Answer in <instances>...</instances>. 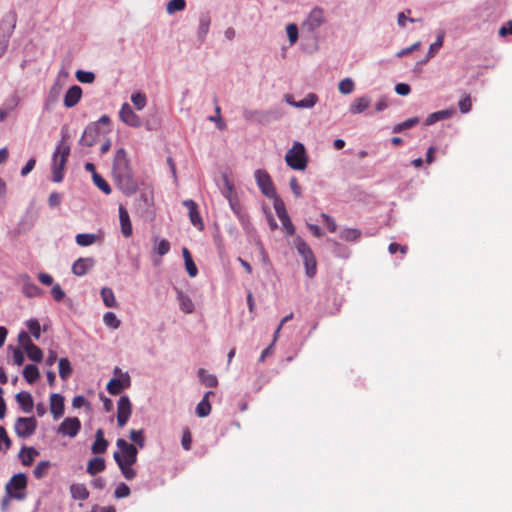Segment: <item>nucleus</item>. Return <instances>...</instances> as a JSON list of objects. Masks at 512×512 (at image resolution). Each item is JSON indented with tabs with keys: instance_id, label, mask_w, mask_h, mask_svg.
<instances>
[{
	"instance_id": "56",
	"label": "nucleus",
	"mask_w": 512,
	"mask_h": 512,
	"mask_svg": "<svg viewBox=\"0 0 512 512\" xmlns=\"http://www.w3.org/2000/svg\"><path fill=\"white\" fill-rule=\"evenodd\" d=\"M51 295L55 301L60 302L64 299L65 292L63 291L59 284H55L51 289Z\"/></svg>"
},
{
	"instance_id": "12",
	"label": "nucleus",
	"mask_w": 512,
	"mask_h": 512,
	"mask_svg": "<svg viewBox=\"0 0 512 512\" xmlns=\"http://www.w3.org/2000/svg\"><path fill=\"white\" fill-rule=\"evenodd\" d=\"M324 23V11L320 7L311 10L306 20L303 22V28L308 31H314Z\"/></svg>"
},
{
	"instance_id": "44",
	"label": "nucleus",
	"mask_w": 512,
	"mask_h": 512,
	"mask_svg": "<svg viewBox=\"0 0 512 512\" xmlns=\"http://www.w3.org/2000/svg\"><path fill=\"white\" fill-rule=\"evenodd\" d=\"M131 101L137 110H142L146 106L147 98L144 93L137 92L132 94Z\"/></svg>"
},
{
	"instance_id": "7",
	"label": "nucleus",
	"mask_w": 512,
	"mask_h": 512,
	"mask_svg": "<svg viewBox=\"0 0 512 512\" xmlns=\"http://www.w3.org/2000/svg\"><path fill=\"white\" fill-rule=\"evenodd\" d=\"M256 183L261 192L268 198L276 197V189L267 171L258 169L254 173Z\"/></svg>"
},
{
	"instance_id": "36",
	"label": "nucleus",
	"mask_w": 512,
	"mask_h": 512,
	"mask_svg": "<svg viewBox=\"0 0 512 512\" xmlns=\"http://www.w3.org/2000/svg\"><path fill=\"white\" fill-rule=\"evenodd\" d=\"M153 250L160 256L166 255L170 250V243L166 239L159 240L158 237L154 239Z\"/></svg>"
},
{
	"instance_id": "62",
	"label": "nucleus",
	"mask_w": 512,
	"mask_h": 512,
	"mask_svg": "<svg viewBox=\"0 0 512 512\" xmlns=\"http://www.w3.org/2000/svg\"><path fill=\"white\" fill-rule=\"evenodd\" d=\"M420 45H421V43H420V42H416V43H414L413 45H411L410 47L403 48L402 50H400V51L396 54V56H397V57H399V58L404 57V56H406V55L410 54L411 52H413V51H415V50L419 49Z\"/></svg>"
},
{
	"instance_id": "55",
	"label": "nucleus",
	"mask_w": 512,
	"mask_h": 512,
	"mask_svg": "<svg viewBox=\"0 0 512 512\" xmlns=\"http://www.w3.org/2000/svg\"><path fill=\"white\" fill-rule=\"evenodd\" d=\"M444 34L441 33L437 36L436 41L429 47V56L432 57L443 45Z\"/></svg>"
},
{
	"instance_id": "1",
	"label": "nucleus",
	"mask_w": 512,
	"mask_h": 512,
	"mask_svg": "<svg viewBox=\"0 0 512 512\" xmlns=\"http://www.w3.org/2000/svg\"><path fill=\"white\" fill-rule=\"evenodd\" d=\"M112 173L118 187L125 194L130 195L137 191V182L134 179L130 160L124 148L118 149L115 153Z\"/></svg>"
},
{
	"instance_id": "48",
	"label": "nucleus",
	"mask_w": 512,
	"mask_h": 512,
	"mask_svg": "<svg viewBox=\"0 0 512 512\" xmlns=\"http://www.w3.org/2000/svg\"><path fill=\"white\" fill-rule=\"evenodd\" d=\"M77 80L81 83H92L95 80V75L89 71L78 70L75 74Z\"/></svg>"
},
{
	"instance_id": "61",
	"label": "nucleus",
	"mask_w": 512,
	"mask_h": 512,
	"mask_svg": "<svg viewBox=\"0 0 512 512\" xmlns=\"http://www.w3.org/2000/svg\"><path fill=\"white\" fill-rule=\"evenodd\" d=\"M290 188L295 195V197L301 196V186L298 182V179L296 177H292L289 182Z\"/></svg>"
},
{
	"instance_id": "47",
	"label": "nucleus",
	"mask_w": 512,
	"mask_h": 512,
	"mask_svg": "<svg viewBox=\"0 0 512 512\" xmlns=\"http://www.w3.org/2000/svg\"><path fill=\"white\" fill-rule=\"evenodd\" d=\"M214 102L216 104V107H215V116H210L209 117V120L212 121V122H215L218 129L220 130H224L226 128V124L223 122L222 118H221V108L220 106L217 104V99L215 98L214 99Z\"/></svg>"
},
{
	"instance_id": "31",
	"label": "nucleus",
	"mask_w": 512,
	"mask_h": 512,
	"mask_svg": "<svg viewBox=\"0 0 512 512\" xmlns=\"http://www.w3.org/2000/svg\"><path fill=\"white\" fill-rule=\"evenodd\" d=\"M198 376L202 384H204L206 387H216L218 385L217 377L213 374L207 373L205 369H199Z\"/></svg>"
},
{
	"instance_id": "2",
	"label": "nucleus",
	"mask_w": 512,
	"mask_h": 512,
	"mask_svg": "<svg viewBox=\"0 0 512 512\" xmlns=\"http://www.w3.org/2000/svg\"><path fill=\"white\" fill-rule=\"evenodd\" d=\"M116 444L120 451L114 452V460L117 463L124 478L127 480H132L137 476V472L133 468V465L137 461L138 450L136 446L128 443L122 438L118 439Z\"/></svg>"
},
{
	"instance_id": "4",
	"label": "nucleus",
	"mask_w": 512,
	"mask_h": 512,
	"mask_svg": "<svg viewBox=\"0 0 512 512\" xmlns=\"http://www.w3.org/2000/svg\"><path fill=\"white\" fill-rule=\"evenodd\" d=\"M293 244L303 258L307 277L314 278L317 273V261L312 249L300 236L294 238Z\"/></svg>"
},
{
	"instance_id": "35",
	"label": "nucleus",
	"mask_w": 512,
	"mask_h": 512,
	"mask_svg": "<svg viewBox=\"0 0 512 512\" xmlns=\"http://www.w3.org/2000/svg\"><path fill=\"white\" fill-rule=\"evenodd\" d=\"M25 351H26L27 356H28V358L30 360H32L34 362H41L42 361V359H43V352L34 343H32L28 347H26Z\"/></svg>"
},
{
	"instance_id": "9",
	"label": "nucleus",
	"mask_w": 512,
	"mask_h": 512,
	"mask_svg": "<svg viewBox=\"0 0 512 512\" xmlns=\"http://www.w3.org/2000/svg\"><path fill=\"white\" fill-rule=\"evenodd\" d=\"M132 413V404L128 396H121L117 403V424L124 427Z\"/></svg>"
},
{
	"instance_id": "52",
	"label": "nucleus",
	"mask_w": 512,
	"mask_h": 512,
	"mask_svg": "<svg viewBox=\"0 0 512 512\" xmlns=\"http://www.w3.org/2000/svg\"><path fill=\"white\" fill-rule=\"evenodd\" d=\"M287 36L289 39V42L291 44H294L298 39V28L296 24H288L286 27Z\"/></svg>"
},
{
	"instance_id": "26",
	"label": "nucleus",
	"mask_w": 512,
	"mask_h": 512,
	"mask_svg": "<svg viewBox=\"0 0 512 512\" xmlns=\"http://www.w3.org/2000/svg\"><path fill=\"white\" fill-rule=\"evenodd\" d=\"M210 395H214V393L212 391H208L205 396L203 397V399L198 403L197 407H196V414L199 416V417H206L210 414L211 412V404L208 400V397Z\"/></svg>"
},
{
	"instance_id": "25",
	"label": "nucleus",
	"mask_w": 512,
	"mask_h": 512,
	"mask_svg": "<svg viewBox=\"0 0 512 512\" xmlns=\"http://www.w3.org/2000/svg\"><path fill=\"white\" fill-rule=\"evenodd\" d=\"M178 301H179V306H180V309L186 313V314H191L194 312V303L193 301L191 300V298L184 294L182 291H178Z\"/></svg>"
},
{
	"instance_id": "45",
	"label": "nucleus",
	"mask_w": 512,
	"mask_h": 512,
	"mask_svg": "<svg viewBox=\"0 0 512 512\" xmlns=\"http://www.w3.org/2000/svg\"><path fill=\"white\" fill-rule=\"evenodd\" d=\"M130 439L132 442H134L137 446L140 448H143L145 445V437L143 430H134L132 429L130 431Z\"/></svg>"
},
{
	"instance_id": "38",
	"label": "nucleus",
	"mask_w": 512,
	"mask_h": 512,
	"mask_svg": "<svg viewBox=\"0 0 512 512\" xmlns=\"http://www.w3.org/2000/svg\"><path fill=\"white\" fill-rule=\"evenodd\" d=\"M419 123V118L418 117H412V118H409L399 124H396L392 131L394 133H400L404 130H407V129H410L412 127H414L415 125H417Z\"/></svg>"
},
{
	"instance_id": "17",
	"label": "nucleus",
	"mask_w": 512,
	"mask_h": 512,
	"mask_svg": "<svg viewBox=\"0 0 512 512\" xmlns=\"http://www.w3.org/2000/svg\"><path fill=\"white\" fill-rule=\"evenodd\" d=\"M82 97V89L78 85L71 86L64 96V106L67 108H72L78 104Z\"/></svg>"
},
{
	"instance_id": "13",
	"label": "nucleus",
	"mask_w": 512,
	"mask_h": 512,
	"mask_svg": "<svg viewBox=\"0 0 512 512\" xmlns=\"http://www.w3.org/2000/svg\"><path fill=\"white\" fill-rule=\"evenodd\" d=\"M119 117L128 126L138 128L142 125L141 118L132 110L128 103L122 105Z\"/></svg>"
},
{
	"instance_id": "22",
	"label": "nucleus",
	"mask_w": 512,
	"mask_h": 512,
	"mask_svg": "<svg viewBox=\"0 0 512 512\" xmlns=\"http://www.w3.org/2000/svg\"><path fill=\"white\" fill-rule=\"evenodd\" d=\"M16 401L25 413L33 409V398L29 392L21 391L16 395Z\"/></svg>"
},
{
	"instance_id": "14",
	"label": "nucleus",
	"mask_w": 512,
	"mask_h": 512,
	"mask_svg": "<svg viewBox=\"0 0 512 512\" xmlns=\"http://www.w3.org/2000/svg\"><path fill=\"white\" fill-rule=\"evenodd\" d=\"M95 265V260L92 257L78 258L72 265V272L76 276L85 275Z\"/></svg>"
},
{
	"instance_id": "28",
	"label": "nucleus",
	"mask_w": 512,
	"mask_h": 512,
	"mask_svg": "<svg viewBox=\"0 0 512 512\" xmlns=\"http://www.w3.org/2000/svg\"><path fill=\"white\" fill-rule=\"evenodd\" d=\"M70 493L73 499L86 500L89 497V491L81 483H74L70 486Z\"/></svg>"
},
{
	"instance_id": "63",
	"label": "nucleus",
	"mask_w": 512,
	"mask_h": 512,
	"mask_svg": "<svg viewBox=\"0 0 512 512\" xmlns=\"http://www.w3.org/2000/svg\"><path fill=\"white\" fill-rule=\"evenodd\" d=\"M388 250L391 254H395L396 252H401L402 254H406L408 248L407 246L400 245L398 243H391L388 247Z\"/></svg>"
},
{
	"instance_id": "16",
	"label": "nucleus",
	"mask_w": 512,
	"mask_h": 512,
	"mask_svg": "<svg viewBox=\"0 0 512 512\" xmlns=\"http://www.w3.org/2000/svg\"><path fill=\"white\" fill-rule=\"evenodd\" d=\"M183 205L189 211V218H190L191 223L195 227H198L199 229H202L203 228V221H202V218H201V216L199 214L197 203L194 200H192V199H188V200L183 201Z\"/></svg>"
},
{
	"instance_id": "33",
	"label": "nucleus",
	"mask_w": 512,
	"mask_h": 512,
	"mask_svg": "<svg viewBox=\"0 0 512 512\" xmlns=\"http://www.w3.org/2000/svg\"><path fill=\"white\" fill-rule=\"evenodd\" d=\"M211 19L208 14H202L199 18L198 37L203 40L209 32Z\"/></svg>"
},
{
	"instance_id": "15",
	"label": "nucleus",
	"mask_w": 512,
	"mask_h": 512,
	"mask_svg": "<svg viewBox=\"0 0 512 512\" xmlns=\"http://www.w3.org/2000/svg\"><path fill=\"white\" fill-rule=\"evenodd\" d=\"M65 410L64 397L61 394L53 393L50 396V412L55 420L63 416Z\"/></svg>"
},
{
	"instance_id": "40",
	"label": "nucleus",
	"mask_w": 512,
	"mask_h": 512,
	"mask_svg": "<svg viewBox=\"0 0 512 512\" xmlns=\"http://www.w3.org/2000/svg\"><path fill=\"white\" fill-rule=\"evenodd\" d=\"M355 83L351 78H344L338 84V90L344 95L351 94L354 91Z\"/></svg>"
},
{
	"instance_id": "54",
	"label": "nucleus",
	"mask_w": 512,
	"mask_h": 512,
	"mask_svg": "<svg viewBox=\"0 0 512 512\" xmlns=\"http://www.w3.org/2000/svg\"><path fill=\"white\" fill-rule=\"evenodd\" d=\"M95 128L88 127L85 129L83 136H82V143L86 146H92L93 145V134L95 133Z\"/></svg>"
},
{
	"instance_id": "11",
	"label": "nucleus",
	"mask_w": 512,
	"mask_h": 512,
	"mask_svg": "<svg viewBox=\"0 0 512 512\" xmlns=\"http://www.w3.org/2000/svg\"><path fill=\"white\" fill-rule=\"evenodd\" d=\"M131 380L128 373H122L120 377L112 378L108 382L106 388L111 395H118L124 389L130 387Z\"/></svg>"
},
{
	"instance_id": "49",
	"label": "nucleus",
	"mask_w": 512,
	"mask_h": 512,
	"mask_svg": "<svg viewBox=\"0 0 512 512\" xmlns=\"http://www.w3.org/2000/svg\"><path fill=\"white\" fill-rule=\"evenodd\" d=\"M278 218H279L280 222L282 223L284 229L286 230L287 234L293 235L295 233V228H294L293 223L290 220L288 213H285L284 215H280V217H278Z\"/></svg>"
},
{
	"instance_id": "32",
	"label": "nucleus",
	"mask_w": 512,
	"mask_h": 512,
	"mask_svg": "<svg viewBox=\"0 0 512 512\" xmlns=\"http://www.w3.org/2000/svg\"><path fill=\"white\" fill-rule=\"evenodd\" d=\"M101 298L103 300V303L106 307H117V301L114 296V292L109 287H103L101 289Z\"/></svg>"
},
{
	"instance_id": "43",
	"label": "nucleus",
	"mask_w": 512,
	"mask_h": 512,
	"mask_svg": "<svg viewBox=\"0 0 512 512\" xmlns=\"http://www.w3.org/2000/svg\"><path fill=\"white\" fill-rule=\"evenodd\" d=\"M103 322L106 326L113 329L119 328L121 322L113 312H106L103 316Z\"/></svg>"
},
{
	"instance_id": "18",
	"label": "nucleus",
	"mask_w": 512,
	"mask_h": 512,
	"mask_svg": "<svg viewBox=\"0 0 512 512\" xmlns=\"http://www.w3.org/2000/svg\"><path fill=\"white\" fill-rule=\"evenodd\" d=\"M285 100L288 104L296 108H312L318 101V97L314 93H309L300 101H294L291 95H286Z\"/></svg>"
},
{
	"instance_id": "30",
	"label": "nucleus",
	"mask_w": 512,
	"mask_h": 512,
	"mask_svg": "<svg viewBox=\"0 0 512 512\" xmlns=\"http://www.w3.org/2000/svg\"><path fill=\"white\" fill-rule=\"evenodd\" d=\"M22 291L28 298L40 297L43 295V290L30 281L24 283Z\"/></svg>"
},
{
	"instance_id": "46",
	"label": "nucleus",
	"mask_w": 512,
	"mask_h": 512,
	"mask_svg": "<svg viewBox=\"0 0 512 512\" xmlns=\"http://www.w3.org/2000/svg\"><path fill=\"white\" fill-rule=\"evenodd\" d=\"M186 7L185 0H171L168 2L166 10L169 14L175 13L177 11H182Z\"/></svg>"
},
{
	"instance_id": "60",
	"label": "nucleus",
	"mask_w": 512,
	"mask_h": 512,
	"mask_svg": "<svg viewBox=\"0 0 512 512\" xmlns=\"http://www.w3.org/2000/svg\"><path fill=\"white\" fill-rule=\"evenodd\" d=\"M274 209L278 217L287 213L284 202L277 196L274 198Z\"/></svg>"
},
{
	"instance_id": "57",
	"label": "nucleus",
	"mask_w": 512,
	"mask_h": 512,
	"mask_svg": "<svg viewBox=\"0 0 512 512\" xmlns=\"http://www.w3.org/2000/svg\"><path fill=\"white\" fill-rule=\"evenodd\" d=\"M321 218L330 232L334 233L337 230V225L330 215L322 213Z\"/></svg>"
},
{
	"instance_id": "20",
	"label": "nucleus",
	"mask_w": 512,
	"mask_h": 512,
	"mask_svg": "<svg viewBox=\"0 0 512 512\" xmlns=\"http://www.w3.org/2000/svg\"><path fill=\"white\" fill-rule=\"evenodd\" d=\"M119 220L123 236L130 237L132 235V224L128 211L122 205L119 207Z\"/></svg>"
},
{
	"instance_id": "5",
	"label": "nucleus",
	"mask_w": 512,
	"mask_h": 512,
	"mask_svg": "<svg viewBox=\"0 0 512 512\" xmlns=\"http://www.w3.org/2000/svg\"><path fill=\"white\" fill-rule=\"evenodd\" d=\"M287 165L294 170H304L308 164V156L304 145L294 142L285 155Z\"/></svg>"
},
{
	"instance_id": "8",
	"label": "nucleus",
	"mask_w": 512,
	"mask_h": 512,
	"mask_svg": "<svg viewBox=\"0 0 512 512\" xmlns=\"http://www.w3.org/2000/svg\"><path fill=\"white\" fill-rule=\"evenodd\" d=\"M37 421L34 417H19L15 422V433L20 438H27L35 433Z\"/></svg>"
},
{
	"instance_id": "34",
	"label": "nucleus",
	"mask_w": 512,
	"mask_h": 512,
	"mask_svg": "<svg viewBox=\"0 0 512 512\" xmlns=\"http://www.w3.org/2000/svg\"><path fill=\"white\" fill-rule=\"evenodd\" d=\"M58 368H59V376L62 380L68 379L71 376L72 371H73L68 358H60Z\"/></svg>"
},
{
	"instance_id": "39",
	"label": "nucleus",
	"mask_w": 512,
	"mask_h": 512,
	"mask_svg": "<svg viewBox=\"0 0 512 512\" xmlns=\"http://www.w3.org/2000/svg\"><path fill=\"white\" fill-rule=\"evenodd\" d=\"M93 182L94 184L106 195H109L112 192V189L110 185L107 183V181L98 173H94L93 175Z\"/></svg>"
},
{
	"instance_id": "21",
	"label": "nucleus",
	"mask_w": 512,
	"mask_h": 512,
	"mask_svg": "<svg viewBox=\"0 0 512 512\" xmlns=\"http://www.w3.org/2000/svg\"><path fill=\"white\" fill-rule=\"evenodd\" d=\"M370 102L371 100L368 96L357 97L351 103L349 111L352 114H360L369 107Z\"/></svg>"
},
{
	"instance_id": "27",
	"label": "nucleus",
	"mask_w": 512,
	"mask_h": 512,
	"mask_svg": "<svg viewBox=\"0 0 512 512\" xmlns=\"http://www.w3.org/2000/svg\"><path fill=\"white\" fill-rule=\"evenodd\" d=\"M105 467V460L102 457H94L88 462L87 473L93 476L102 472Z\"/></svg>"
},
{
	"instance_id": "6",
	"label": "nucleus",
	"mask_w": 512,
	"mask_h": 512,
	"mask_svg": "<svg viewBox=\"0 0 512 512\" xmlns=\"http://www.w3.org/2000/svg\"><path fill=\"white\" fill-rule=\"evenodd\" d=\"M70 154V147L61 141L53 154V181L61 182L63 171Z\"/></svg>"
},
{
	"instance_id": "42",
	"label": "nucleus",
	"mask_w": 512,
	"mask_h": 512,
	"mask_svg": "<svg viewBox=\"0 0 512 512\" xmlns=\"http://www.w3.org/2000/svg\"><path fill=\"white\" fill-rule=\"evenodd\" d=\"M50 467L49 461H40L33 470L34 477L37 479L43 478Z\"/></svg>"
},
{
	"instance_id": "64",
	"label": "nucleus",
	"mask_w": 512,
	"mask_h": 512,
	"mask_svg": "<svg viewBox=\"0 0 512 512\" xmlns=\"http://www.w3.org/2000/svg\"><path fill=\"white\" fill-rule=\"evenodd\" d=\"M395 91L399 95L406 96L410 93L411 88L406 83H399L395 86Z\"/></svg>"
},
{
	"instance_id": "50",
	"label": "nucleus",
	"mask_w": 512,
	"mask_h": 512,
	"mask_svg": "<svg viewBox=\"0 0 512 512\" xmlns=\"http://www.w3.org/2000/svg\"><path fill=\"white\" fill-rule=\"evenodd\" d=\"M27 328L29 329L30 333L33 335V337L35 339H39L40 338V324L38 322V320L36 319H30L28 322H27Z\"/></svg>"
},
{
	"instance_id": "58",
	"label": "nucleus",
	"mask_w": 512,
	"mask_h": 512,
	"mask_svg": "<svg viewBox=\"0 0 512 512\" xmlns=\"http://www.w3.org/2000/svg\"><path fill=\"white\" fill-rule=\"evenodd\" d=\"M459 109L462 113H467L471 109V99L469 95H465L459 101Z\"/></svg>"
},
{
	"instance_id": "51",
	"label": "nucleus",
	"mask_w": 512,
	"mask_h": 512,
	"mask_svg": "<svg viewBox=\"0 0 512 512\" xmlns=\"http://www.w3.org/2000/svg\"><path fill=\"white\" fill-rule=\"evenodd\" d=\"M130 488L125 483H120L114 491V496L118 499L125 498L130 495Z\"/></svg>"
},
{
	"instance_id": "37",
	"label": "nucleus",
	"mask_w": 512,
	"mask_h": 512,
	"mask_svg": "<svg viewBox=\"0 0 512 512\" xmlns=\"http://www.w3.org/2000/svg\"><path fill=\"white\" fill-rule=\"evenodd\" d=\"M75 240L79 246L86 247L94 244L97 237L94 234L80 233L76 235Z\"/></svg>"
},
{
	"instance_id": "59",
	"label": "nucleus",
	"mask_w": 512,
	"mask_h": 512,
	"mask_svg": "<svg viewBox=\"0 0 512 512\" xmlns=\"http://www.w3.org/2000/svg\"><path fill=\"white\" fill-rule=\"evenodd\" d=\"M18 342L21 345V347L25 350L26 347H28L33 342L31 341V338L29 334L25 331H22L18 335Z\"/></svg>"
},
{
	"instance_id": "10",
	"label": "nucleus",
	"mask_w": 512,
	"mask_h": 512,
	"mask_svg": "<svg viewBox=\"0 0 512 512\" xmlns=\"http://www.w3.org/2000/svg\"><path fill=\"white\" fill-rule=\"evenodd\" d=\"M81 430V422L77 417H67L58 426L57 432L63 436L74 438Z\"/></svg>"
},
{
	"instance_id": "3",
	"label": "nucleus",
	"mask_w": 512,
	"mask_h": 512,
	"mask_svg": "<svg viewBox=\"0 0 512 512\" xmlns=\"http://www.w3.org/2000/svg\"><path fill=\"white\" fill-rule=\"evenodd\" d=\"M27 477L24 473H18L11 477L5 486L6 496L2 501V509L6 510L9 500L14 498L23 500L26 497Z\"/></svg>"
},
{
	"instance_id": "53",
	"label": "nucleus",
	"mask_w": 512,
	"mask_h": 512,
	"mask_svg": "<svg viewBox=\"0 0 512 512\" xmlns=\"http://www.w3.org/2000/svg\"><path fill=\"white\" fill-rule=\"evenodd\" d=\"M192 444V435L188 428H185L182 433L181 445L185 450H190Z\"/></svg>"
},
{
	"instance_id": "24",
	"label": "nucleus",
	"mask_w": 512,
	"mask_h": 512,
	"mask_svg": "<svg viewBox=\"0 0 512 512\" xmlns=\"http://www.w3.org/2000/svg\"><path fill=\"white\" fill-rule=\"evenodd\" d=\"M37 455L38 451L35 448L23 447L19 453V458L24 466H30Z\"/></svg>"
},
{
	"instance_id": "23",
	"label": "nucleus",
	"mask_w": 512,
	"mask_h": 512,
	"mask_svg": "<svg viewBox=\"0 0 512 512\" xmlns=\"http://www.w3.org/2000/svg\"><path fill=\"white\" fill-rule=\"evenodd\" d=\"M182 254L185 262V268L190 277H196L198 274V269L196 264L194 263L190 251L184 247L182 249Z\"/></svg>"
},
{
	"instance_id": "19",
	"label": "nucleus",
	"mask_w": 512,
	"mask_h": 512,
	"mask_svg": "<svg viewBox=\"0 0 512 512\" xmlns=\"http://www.w3.org/2000/svg\"><path fill=\"white\" fill-rule=\"evenodd\" d=\"M108 441L104 437L103 429L99 428L95 433V441L92 444L91 451L94 454L105 453L108 448Z\"/></svg>"
},
{
	"instance_id": "41",
	"label": "nucleus",
	"mask_w": 512,
	"mask_h": 512,
	"mask_svg": "<svg viewBox=\"0 0 512 512\" xmlns=\"http://www.w3.org/2000/svg\"><path fill=\"white\" fill-rule=\"evenodd\" d=\"M361 236V231L355 228H347L340 232L341 239L345 241H356Z\"/></svg>"
},
{
	"instance_id": "29",
	"label": "nucleus",
	"mask_w": 512,
	"mask_h": 512,
	"mask_svg": "<svg viewBox=\"0 0 512 512\" xmlns=\"http://www.w3.org/2000/svg\"><path fill=\"white\" fill-rule=\"evenodd\" d=\"M23 377L29 384L35 383L40 377L37 366L32 364L26 365L23 370Z\"/></svg>"
}]
</instances>
